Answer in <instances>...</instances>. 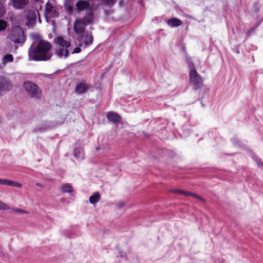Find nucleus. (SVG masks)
Segmentation results:
<instances>
[{
    "label": "nucleus",
    "mask_w": 263,
    "mask_h": 263,
    "mask_svg": "<svg viewBox=\"0 0 263 263\" xmlns=\"http://www.w3.org/2000/svg\"><path fill=\"white\" fill-rule=\"evenodd\" d=\"M64 6L65 7H66V0H64Z\"/></svg>",
    "instance_id": "473e14b6"
},
{
    "label": "nucleus",
    "mask_w": 263,
    "mask_h": 263,
    "mask_svg": "<svg viewBox=\"0 0 263 263\" xmlns=\"http://www.w3.org/2000/svg\"><path fill=\"white\" fill-rule=\"evenodd\" d=\"M67 10H68L69 11L71 10V8L70 7L67 8Z\"/></svg>",
    "instance_id": "f704fd0d"
},
{
    "label": "nucleus",
    "mask_w": 263,
    "mask_h": 263,
    "mask_svg": "<svg viewBox=\"0 0 263 263\" xmlns=\"http://www.w3.org/2000/svg\"><path fill=\"white\" fill-rule=\"evenodd\" d=\"M44 15L46 19L56 18L59 16L56 8L52 6L49 2L46 3Z\"/></svg>",
    "instance_id": "0eeeda50"
},
{
    "label": "nucleus",
    "mask_w": 263,
    "mask_h": 263,
    "mask_svg": "<svg viewBox=\"0 0 263 263\" xmlns=\"http://www.w3.org/2000/svg\"><path fill=\"white\" fill-rule=\"evenodd\" d=\"M187 65H188L189 68L190 69V72H191L193 70H196V68H195V66L192 62L188 61Z\"/></svg>",
    "instance_id": "5701e85b"
},
{
    "label": "nucleus",
    "mask_w": 263,
    "mask_h": 263,
    "mask_svg": "<svg viewBox=\"0 0 263 263\" xmlns=\"http://www.w3.org/2000/svg\"><path fill=\"white\" fill-rule=\"evenodd\" d=\"M0 252H1V253H3V252H2V249H1V247H0Z\"/></svg>",
    "instance_id": "c9c22d12"
},
{
    "label": "nucleus",
    "mask_w": 263,
    "mask_h": 263,
    "mask_svg": "<svg viewBox=\"0 0 263 263\" xmlns=\"http://www.w3.org/2000/svg\"><path fill=\"white\" fill-rule=\"evenodd\" d=\"M185 196H193L196 198H197L198 199L202 201L203 202H205V200L201 196H199L197 194L193 193L190 192H186Z\"/></svg>",
    "instance_id": "a211bd4d"
},
{
    "label": "nucleus",
    "mask_w": 263,
    "mask_h": 263,
    "mask_svg": "<svg viewBox=\"0 0 263 263\" xmlns=\"http://www.w3.org/2000/svg\"><path fill=\"white\" fill-rule=\"evenodd\" d=\"M190 82L194 90H196L203 86V80L196 70H193L189 73Z\"/></svg>",
    "instance_id": "39448f33"
},
{
    "label": "nucleus",
    "mask_w": 263,
    "mask_h": 263,
    "mask_svg": "<svg viewBox=\"0 0 263 263\" xmlns=\"http://www.w3.org/2000/svg\"><path fill=\"white\" fill-rule=\"evenodd\" d=\"M82 40L84 42L85 46L87 47L92 44L93 37L91 34H89L87 32L82 36Z\"/></svg>",
    "instance_id": "ddd939ff"
},
{
    "label": "nucleus",
    "mask_w": 263,
    "mask_h": 263,
    "mask_svg": "<svg viewBox=\"0 0 263 263\" xmlns=\"http://www.w3.org/2000/svg\"><path fill=\"white\" fill-rule=\"evenodd\" d=\"M5 12V8L4 5L0 2V17L3 16Z\"/></svg>",
    "instance_id": "4be33fe9"
},
{
    "label": "nucleus",
    "mask_w": 263,
    "mask_h": 263,
    "mask_svg": "<svg viewBox=\"0 0 263 263\" xmlns=\"http://www.w3.org/2000/svg\"><path fill=\"white\" fill-rule=\"evenodd\" d=\"M89 88V84L86 81H82L77 85L75 90L78 94H82L86 92Z\"/></svg>",
    "instance_id": "6e6552de"
},
{
    "label": "nucleus",
    "mask_w": 263,
    "mask_h": 263,
    "mask_svg": "<svg viewBox=\"0 0 263 263\" xmlns=\"http://www.w3.org/2000/svg\"><path fill=\"white\" fill-rule=\"evenodd\" d=\"M61 190L63 192H66V184H63L61 187Z\"/></svg>",
    "instance_id": "c756f323"
},
{
    "label": "nucleus",
    "mask_w": 263,
    "mask_h": 263,
    "mask_svg": "<svg viewBox=\"0 0 263 263\" xmlns=\"http://www.w3.org/2000/svg\"><path fill=\"white\" fill-rule=\"evenodd\" d=\"M260 9L259 6L258 4L255 3L254 5V11L255 12H258Z\"/></svg>",
    "instance_id": "a878e982"
},
{
    "label": "nucleus",
    "mask_w": 263,
    "mask_h": 263,
    "mask_svg": "<svg viewBox=\"0 0 263 263\" xmlns=\"http://www.w3.org/2000/svg\"><path fill=\"white\" fill-rule=\"evenodd\" d=\"M7 23L4 20L0 19V31H3L7 28Z\"/></svg>",
    "instance_id": "6ab92c4d"
},
{
    "label": "nucleus",
    "mask_w": 263,
    "mask_h": 263,
    "mask_svg": "<svg viewBox=\"0 0 263 263\" xmlns=\"http://www.w3.org/2000/svg\"><path fill=\"white\" fill-rule=\"evenodd\" d=\"M68 54H69V51H68V50L67 49V53H66L67 57H68Z\"/></svg>",
    "instance_id": "2f4dec72"
},
{
    "label": "nucleus",
    "mask_w": 263,
    "mask_h": 263,
    "mask_svg": "<svg viewBox=\"0 0 263 263\" xmlns=\"http://www.w3.org/2000/svg\"><path fill=\"white\" fill-rule=\"evenodd\" d=\"M81 51V49L79 47H76L73 51L71 52L72 54L78 53Z\"/></svg>",
    "instance_id": "bb28decb"
},
{
    "label": "nucleus",
    "mask_w": 263,
    "mask_h": 263,
    "mask_svg": "<svg viewBox=\"0 0 263 263\" xmlns=\"http://www.w3.org/2000/svg\"><path fill=\"white\" fill-rule=\"evenodd\" d=\"M51 44L45 41H40L36 46L32 45L28 50L29 60L46 61L50 59Z\"/></svg>",
    "instance_id": "f257e3e1"
},
{
    "label": "nucleus",
    "mask_w": 263,
    "mask_h": 263,
    "mask_svg": "<svg viewBox=\"0 0 263 263\" xmlns=\"http://www.w3.org/2000/svg\"><path fill=\"white\" fill-rule=\"evenodd\" d=\"M10 208L5 203L0 201V210H9Z\"/></svg>",
    "instance_id": "393cba45"
},
{
    "label": "nucleus",
    "mask_w": 263,
    "mask_h": 263,
    "mask_svg": "<svg viewBox=\"0 0 263 263\" xmlns=\"http://www.w3.org/2000/svg\"><path fill=\"white\" fill-rule=\"evenodd\" d=\"M102 1L106 5L111 6L116 3L117 0H102Z\"/></svg>",
    "instance_id": "412c9836"
},
{
    "label": "nucleus",
    "mask_w": 263,
    "mask_h": 263,
    "mask_svg": "<svg viewBox=\"0 0 263 263\" xmlns=\"http://www.w3.org/2000/svg\"><path fill=\"white\" fill-rule=\"evenodd\" d=\"M13 7L16 9L25 8L29 4V0H11Z\"/></svg>",
    "instance_id": "1a4fd4ad"
},
{
    "label": "nucleus",
    "mask_w": 263,
    "mask_h": 263,
    "mask_svg": "<svg viewBox=\"0 0 263 263\" xmlns=\"http://www.w3.org/2000/svg\"><path fill=\"white\" fill-rule=\"evenodd\" d=\"M99 147H96V149L97 150H99Z\"/></svg>",
    "instance_id": "e433bc0d"
},
{
    "label": "nucleus",
    "mask_w": 263,
    "mask_h": 263,
    "mask_svg": "<svg viewBox=\"0 0 263 263\" xmlns=\"http://www.w3.org/2000/svg\"><path fill=\"white\" fill-rule=\"evenodd\" d=\"M254 30V28H252L249 32H251V31H253Z\"/></svg>",
    "instance_id": "72a5a7b5"
},
{
    "label": "nucleus",
    "mask_w": 263,
    "mask_h": 263,
    "mask_svg": "<svg viewBox=\"0 0 263 263\" xmlns=\"http://www.w3.org/2000/svg\"><path fill=\"white\" fill-rule=\"evenodd\" d=\"M24 88L31 98H38L42 92L38 86L31 81L24 82Z\"/></svg>",
    "instance_id": "20e7f679"
},
{
    "label": "nucleus",
    "mask_w": 263,
    "mask_h": 263,
    "mask_svg": "<svg viewBox=\"0 0 263 263\" xmlns=\"http://www.w3.org/2000/svg\"><path fill=\"white\" fill-rule=\"evenodd\" d=\"M54 43L55 45V53L57 55L61 58L66 53V40L61 36H57L54 39ZM66 56V54H65Z\"/></svg>",
    "instance_id": "423d86ee"
},
{
    "label": "nucleus",
    "mask_w": 263,
    "mask_h": 263,
    "mask_svg": "<svg viewBox=\"0 0 263 263\" xmlns=\"http://www.w3.org/2000/svg\"><path fill=\"white\" fill-rule=\"evenodd\" d=\"M108 120L114 123H118L121 121V117L116 112H109L106 115Z\"/></svg>",
    "instance_id": "9b49d317"
},
{
    "label": "nucleus",
    "mask_w": 263,
    "mask_h": 263,
    "mask_svg": "<svg viewBox=\"0 0 263 263\" xmlns=\"http://www.w3.org/2000/svg\"><path fill=\"white\" fill-rule=\"evenodd\" d=\"M8 36L10 40L15 43L22 44L26 40L24 31L20 26L13 27Z\"/></svg>",
    "instance_id": "7ed1b4c3"
},
{
    "label": "nucleus",
    "mask_w": 263,
    "mask_h": 263,
    "mask_svg": "<svg viewBox=\"0 0 263 263\" xmlns=\"http://www.w3.org/2000/svg\"><path fill=\"white\" fill-rule=\"evenodd\" d=\"M67 48H68L70 46V43L69 41H67Z\"/></svg>",
    "instance_id": "7c9ffc66"
},
{
    "label": "nucleus",
    "mask_w": 263,
    "mask_h": 263,
    "mask_svg": "<svg viewBox=\"0 0 263 263\" xmlns=\"http://www.w3.org/2000/svg\"><path fill=\"white\" fill-rule=\"evenodd\" d=\"M73 191V188L71 186L67 184V193H71Z\"/></svg>",
    "instance_id": "cd10ccee"
},
{
    "label": "nucleus",
    "mask_w": 263,
    "mask_h": 263,
    "mask_svg": "<svg viewBox=\"0 0 263 263\" xmlns=\"http://www.w3.org/2000/svg\"><path fill=\"white\" fill-rule=\"evenodd\" d=\"M167 24L171 27H176L182 25V22L180 20L176 17H173L168 19L167 21Z\"/></svg>",
    "instance_id": "4468645a"
},
{
    "label": "nucleus",
    "mask_w": 263,
    "mask_h": 263,
    "mask_svg": "<svg viewBox=\"0 0 263 263\" xmlns=\"http://www.w3.org/2000/svg\"><path fill=\"white\" fill-rule=\"evenodd\" d=\"M90 6L89 3L86 1H79L76 4V10L81 12L87 9Z\"/></svg>",
    "instance_id": "9d476101"
},
{
    "label": "nucleus",
    "mask_w": 263,
    "mask_h": 263,
    "mask_svg": "<svg viewBox=\"0 0 263 263\" xmlns=\"http://www.w3.org/2000/svg\"><path fill=\"white\" fill-rule=\"evenodd\" d=\"M14 60V58L11 54L7 53L4 56L2 59V64L3 65H6L8 63L12 62Z\"/></svg>",
    "instance_id": "dca6fc26"
},
{
    "label": "nucleus",
    "mask_w": 263,
    "mask_h": 263,
    "mask_svg": "<svg viewBox=\"0 0 263 263\" xmlns=\"http://www.w3.org/2000/svg\"><path fill=\"white\" fill-rule=\"evenodd\" d=\"M0 184L6 186H15L17 187H21L22 186V184L20 183L5 179H0Z\"/></svg>",
    "instance_id": "f8f14e48"
},
{
    "label": "nucleus",
    "mask_w": 263,
    "mask_h": 263,
    "mask_svg": "<svg viewBox=\"0 0 263 263\" xmlns=\"http://www.w3.org/2000/svg\"><path fill=\"white\" fill-rule=\"evenodd\" d=\"M169 192H174V193H177V194H183V195H184L185 196L186 192L184 191L183 190H181L171 189V190H169Z\"/></svg>",
    "instance_id": "aec40b11"
},
{
    "label": "nucleus",
    "mask_w": 263,
    "mask_h": 263,
    "mask_svg": "<svg viewBox=\"0 0 263 263\" xmlns=\"http://www.w3.org/2000/svg\"><path fill=\"white\" fill-rule=\"evenodd\" d=\"M257 163L259 167H263V162L261 161L260 159H259L257 161Z\"/></svg>",
    "instance_id": "c85d7f7f"
},
{
    "label": "nucleus",
    "mask_w": 263,
    "mask_h": 263,
    "mask_svg": "<svg viewBox=\"0 0 263 263\" xmlns=\"http://www.w3.org/2000/svg\"><path fill=\"white\" fill-rule=\"evenodd\" d=\"M93 20V14L92 12L86 13L85 17L76 21L74 24V30L77 33H83L87 25L90 24Z\"/></svg>",
    "instance_id": "f03ea898"
},
{
    "label": "nucleus",
    "mask_w": 263,
    "mask_h": 263,
    "mask_svg": "<svg viewBox=\"0 0 263 263\" xmlns=\"http://www.w3.org/2000/svg\"><path fill=\"white\" fill-rule=\"evenodd\" d=\"M74 156L77 158H83V151L81 148H76L74 150Z\"/></svg>",
    "instance_id": "f3484780"
},
{
    "label": "nucleus",
    "mask_w": 263,
    "mask_h": 263,
    "mask_svg": "<svg viewBox=\"0 0 263 263\" xmlns=\"http://www.w3.org/2000/svg\"><path fill=\"white\" fill-rule=\"evenodd\" d=\"M101 198L100 194L98 192H95L92 196L89 197V200L91 204H96Z\"/></svg>",
    "instance_id": "2eb2a0df"
},
{
    "label": "nucleus",
    "mask_w": 263,
    "mask_h": 263,
    "mask_svg": "<svg viewBox=\"0 0 263 263\" xmlns=\"http://www.w3.org/2000/svg\"><path fill=\"white\" fill-rule=\"evenodd\" d=\"M12 211L17 213H20V214H28V212L27 211L21 209H13Z\"/></svg>",
    "instance_id": "b1692460"
}]
</instances>
